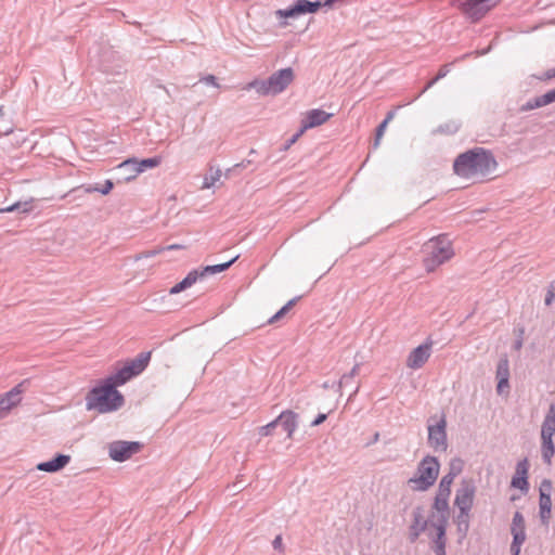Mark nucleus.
<instances>
[{
    "instance_id": "f257e3e1",
    "label": "nucleus",
    "mask_w": 555,
    "mask_h": 555,
    "mask_svg": "<svg viewBox=\"0 0 555 555\" xmlns=\"http://www.w3.org/2000/svg\"><path fill=\"white\" fill-rule=\"evenodd\" d=\"M496 165L490 151L475 147L455 158L453 170L460 177L469 178L476 175H488L495 169Z\"/></svg>"
},
{
    "instance_id": "f03ea898",
    "label": "nucleus",
    "mask_w": 555,
    "mask_h": 555,
    "mask_svg": "<svg viewBox=\"0 0 555 555\" xmlns=\"http://www.w3.org/2000/svg\"><path fill=\"white\" fill-rule=\"evenodd\" d=\"M125 404V398L114 385L103 379L100 385L93 387L86 396L88 411L109 413L119 410Z\"/></svg>"
},
{
    "instance_id": "7ed1b4c3",
    "label": "nucleus",
    "mask_w": 555,
    "mask_h": 555,
    "mask_svg": "<svg viewBox=\"0 0 555 555\" xmlns=\"http://www.w3.org/2000/svg\"><path fill=\"white\" fill-rule=\"evenodd\" d=\"M422 251L425 254L423 266L427 272H434L454 256L452 242L446 234L428 240L423 245Z\"/></svg>"
},
{
    "instance_id": "20e7f679",
    "label": "nucleus",
    "mask_w": 555,
    "mask_h": 555,
    "mask_svg": "<svg viewBox=\"0 0 555 555\" xmlns=\"http://www.w3.org/2000/svg\"><path fill=\"white\" fill-rule=\"evenodd\" d=\"M295 79L293 68H282L274 72L264 80L255 79L247 89H255L260 95H276L282 93Z\"/></svg>"
},
{
    "instance_id": "39448f33",
    "label": "nucleus",
    "mask_w": 555,
    "mask_h": 555,
    "mask_svg": "<svg viewBox=\"0 0 555 555\" xmlns=\"http://www.w3.org/2000/svg\"><path fill=\"white\" fill-rule=\"evenodd\" d=\"M440 463L437 457L426 455L417 465L416 474L408 480V485L414 491H426L437 480Z\"/></svg>"
},
{
    "instance_id": "423d86ee",
    "label": "nucleus",
    "mask_w": 555,
    "mask_h": 555,
    "mask_svg": "<svg viewBox=\"0 0 555 555\" xmlns=\"http://www.w3.org/2000/svg\"><path fill=\"white\" fill-rule=\"evenodd\" d=\"M476 493V486L473 479H463L460 488L456 490L454 505L459 507L460 515L457 516L459 529H468V515L474 504Z\"/></svg>"
},
{
    "instance_id": "0eeeda50",
    "label": "nucleus",
    "mask_w": 555,
    "mask_h": 555,
    "mask_svg": "<svg viewBox=\"0 0 555 555\" xmlns=\"http://www.w3.org/2000/svg\"><path fill=\"white\" fill-rule=\"evenodd\" d=\"M150 359L151 352H141L137 358L127 362L121 369H119L116 373L107 376L105 379L111 385H114L115 388L122 386L132 377L142 373L147 366Z\"/></svg>"
},
{
    "instance_id": "6e6552de",
    "label": "nucleus",
    "mask_w": 555,
    "mask_h": 555,
    "mask_svg": "<svg viewBox=\"0 0 555 555\" xmlns=\"http://www.w3.org/2000/svg\"><path fill=\"white\" fill-rule=\"evenodd\" d=\"M501 0H453L457 8L472 22L480 21Z\"/></svg>"
},
{
    "instance_id": "1a4fd4ad",
    "label": "nucleus",
    "mask_w": 555,
    "mask_h": 555,
    "mask_svg": "<svg viewBox=\"0 0 555 555\" xmlns=\"http://www.w3.org/2000/svg\"><path fill=\"white\" fill-rule=\"evenodd\" d=\"M459 473L460 469L457 472H449L441 478L439 482L438 491L434 502V508L440 514L439 517L448 518L449 516V498L451 494V485Z\"/></svg>"
},
{
    "instance_id": "9d476101",
    "label": "nucleus",
    "mask_w": 555,
    "mask_h": 555,
    "mask_svg": "<svg viewBox=\"0 0 555 555\" xmlns=\"http://www.w3.org/2000/svg\"><path fill=\"white\" fill-rule=\"evenodd\" d=\"M142 447L138 441L116 440L108 444V455L115 462H125L139 453Z\"/></svg>"
},
{
    "instance_id": "9b49d317",
    "label": "nucleus",
    "mask_w": 555,
    "mask_h": 555,
    "mask_svg": "<svg viewBox=\"0 0 555 555\" xmlns=\"http://www.w3.org/2000/svg\"><path fill=\"white\" fill-rule=\"evenodd\" d=\"M28 385L29 379H24L10 391L0 396V420L4 418L11 409L21 402V395L26 390Z\"/></svg>"
},
{
    "instance_id": "f8f14e48",
    "label": "nucleus",
    "mask_w": 555,
    "mask_h": 555,
    "mask_svg": "<svg viewBox=\"0 0 555 555\" xmlns=\"http://www.w3.org/2000/svg\"><path fill=\"white\" fill-rule=\"evenodd\" d=\"M446 428L447 421L444 415L436 424L428 425V443L436 451H446L448 448Z\"/></svg>"
},
{
    "instance_id": "ddd939ff",
    "label": "nucleus",
    "mask_w": 555,
    "mask_h": 555,
    "mask_svg": "<svg viewBox=\"0 0 555 555\" xmlns=\"http://www.w3.org/2000/svg\"><path fill=\"white\" fill-rule=\"evenodd\" d=\"M511 532L513 541L511 544L512 555H519L520 547L526 541V525L525 518L520 512H516L513 517Z\"/></svg>"
},
{
    "instance_id": "4468645a",
    "label": "nucleus",
    "mask_w": 555,
    "mask_h": 555,
    "mask_svg": "<svg viewBox=\"0 0 555 555\" xmlns=\"http://www.w3.org/2000/svg\"><path fill=\"white\" fill-rule=\"evenodd\" d=\"M101 69L111 75H120L124 70L125 63L121 56L112 50H104L100 60Z\"/></svg>"
},
{
    "instance_id": "2eb2a0df",
    "label": "nucleus",
    "mask_w": 555,
    "mask_h": 555,
    "mask_svg": "<svg viewBox=\"0 0 555 555\" xmlns=\"http://www.w3.org/2000/svg\"><path fill=\"white\" fill-rule=\"evenodd\" d=\"M162 159L158 156L138 160L137 158H128L119 167L121 169H128L131 167L130 176L128 178H137V176L143 172L146 168H155L160 164Z\"/></svg>"
},
{
    "instance_id": "dca6fc26",
    "label": "nucleus",
    "mask_w": 555,
    "mask_h": 555,
    "mask_svg": "<svg viewBox=\"0 0 555 555\" xmlns=\"http://www.w3.org/2000/svg\"><path fill=\"white\" fill-rule=\"evenodd\" d=\"M431 353V341H427L414 348L406 360V366L413 370L421 369L429 359Z\"/></svg>"
},
{
    "instance_id": "f3484780",
    "label": "nucleus",
    "mask_w": 555,
    "mask_h": 555,
    "mask_svg": "<svg viewBox=\"0 0 555 555\" xmlns=\"http://www.w3.org/2000/svg\"><path fill=\"white\" fill-rule=\"evenodd\" d=\"M331 117L332 114L323 109L314 108L308 111L301 124V132L325 124Z\"/></svg>"
},
{
    "instance_id": "a211bd4d",
    "label": "nucleus",
    "mask_w": 555,
    "mask_h": 555,
    "mask_svg": "<svg viewBox=\"0 0 555 555\" xmlns=\"http://www.w3.org/2000/svg\"><path fill=\"white\" fill-rule=\"evenodd\" d=\"M413 521L410 526L409 539L413 543L415 542L422 532L427 528V520L424 518V509L417 506L413 509Z\"/></svg>"
},
{
    "instance_id": "6ab92c4d",
    "label": "nucleus",
    "mask_w": 555,
    "mask_h": 555,
    "mask_svg": "<svg viewBox=\"0 0 555 555\" xmlns=\"http://www.w3.org/2000/svg\"><path fill=\"white\" fill-rule=\"evenodd\" d=\"M555 102V88L547 91L546 93L534 96L528 100L526 103L521 104L519 107L520 113H526L532 109H537L543 106H546L551 103Z\"/></svg>"
},
{
    "instance_id": "aec40b11",
    "label": "nucleus",
    "mask_w": 555,
    "mask_h": 555,
    "mask_svg": "<svg viewBox=\"0 0 555 555\" xmlns=\"http://www.w3.org/2000/svg\"><path fill=\"white\" fill-rule=\"evenodd\" d=\"M448 518L439 517L437 522H433V527L437 530V537L434 541V552L436 555H446V529Z\"/></svg>"
},
{
    "instance_id": "412c9836",
    "label": "nucleus",
    "mask_w": 555,
    "mask_h": 555,
    "mask_svg": "<svg viewBox=\"0 0 555 555\" xmlns=\"http://www.w3.org/2000/svg\"><path fill=\"white\" fill-rule=\"evenodd\" d=\"M70 462V456L66 454H57L54 459L41 462L37 465V469L47 473H56L63 469Z\"/></svg>"
},
{
    "instance_id": "4be33fe9",
    "label": "nucleus",
    "mask_w": 555,
    "mask_h": 555,
    "mask_svg": "<svg viewBox=\"0 0 555 555\" xmlns=\"http://www.w3.org/2000/svg\"><path fill=\"white\" fill-rule=\"evenodd\" d=\"M278 426L281 425L287 433V437L292 438L297 428V414L291 410L283 411L278 417Z\"/></svg>"
},
{
    "instance_id": "5701e85b",
    "label": "nucleus",
    "mask_w": 555,
    "mask_h": 555,
    "mask_svg": "<svg viewBox=\"0 0 555 555\" xmlns=\"http://www.w3.org/2000/svg\"><path fill=\"white\" fill-rule=\"evenodd\" d=\"M237 258H238V256H235L234 258L230 259L227 262L214 264V266H206V267H203L199 269H194V271L197 272V279L199 280V279L206 278L208 275L221 273V272L228 270L237 260Z\"/></svg>"
},
{
    "instance_id": "b1692460",
    "label": "nucleus",
    "mask_w": 555,
    "mask_h": 555,
    "mask_svg": "<svg viewBox=\"0 0 555 555\" xmlns=\"http://www.w3.org/2000/svg\"><path fill=\"white\" fill-rule=\"evenodd\" d=\"M555 434V404L552 403L541 426V438H548Z\"/></svg>"
},
{
    "instance_id": "393cba45",
    "label": "nucleus",
    "mask_w": 555,
    "mask_h": 555,
    "mask_svg": "<svg viewBox=\"0 0 555 555\" xmlns=\"http://www.w3.org/2000/svg\"><path fill=\"white\" fill-rule=\"evenodd\" d=\"M198 281L197 279V272L192 270L188 273V275L179 283H177L175 286H172L169 291L170 295L179 294L186 288L191 287L193 284H195Z\"/></svg>"
},
{
    "instance_id": "a878e982",
    "label": "nucleus",
    "mask_w": 555,
    "mask_h": 555,
    "mask_svg": "<svg viewBox=\"0 0 555 555\" xmlns=\"http://www.w3.org/2000/svg\"><path fill=\"white\" fill-rule=\"evenodd\" d=\"M540 518L543 524H547L551 517L552 499L551 495L542 493L539 499Z\"/></svg>"
},
{
    "instance_id": "bb28decb",
    "label": "nucleus",
    "mask_w": 555,
    "mask_h": 555,
    "mask_svg": "<svg viewBox=\"0 0 555 555\" xmlns=\"http://www.w3.org/2000/svg\"><path fill=\"white\" fill-rule=\"evenodd\" d=\"M542 446H541V453L543 462L547 465L552 463V457L555 453V448L552 439L548 438H541Z\"/></svg>"
},
{
    "instance_id": "cd10ccee",
    "label": "nucleus",
    "mask_w": 555,
    "mask_h": 555,
    "mask_svg": "<svg viewBox=\"0 0 555 555\" xmlns=\"http://www.w3.org/2000/svg\"><path fill=\"white\" fill-rule=\"evenodd\" d=\"M461 124L457 120H449L439 125L434 131V134H454L459 131Z\"/></svg>"
},
{
    "instance_id": "c85d7f7f",
    "label": "nucleus",
    "mask_w": 555,
    "mask_h": 555,
    "mask_svg": "<svg viewBox=\"0 0 555 555\" xmlns=\"http://www.w3.org/2000/svg\"><path fill=\"white\" fill-rule=\"evenodd\" d=\"M299 299H300V296L294 297L293 299L287 301L274 315H272L268 320V323L272 324V323H275V322L280 321L296 305V302Z\"/></svg>"
},
{
    "instance_id": "c756f323",
    "label": "nucleus",
    "mask_w": 555,
    "mask_h": 555,
    "mask_svg": "<svg viewBox=\"0 0 555 555\" xmlns=\"http://www.w3.org/2000/svg\"><path fill=\"white\" fill-rule=\"evenodd\" d=\"M299 299H300V296L294 297L293 299L287 301L274 315H272L268 320V323L272 324V323H275V322L280 321L296 305V302Z\"/></svg>"
},
{
    "instance_id": "7c9ffc66",
    "label": "nucleus",
    "mask_w": 555,
    "mask_h": 555,
    "mask_svg": "<svg viewBox=\"0 0 555 555\" xmlns=\"http://www.w3.org/2000/svg\"><path fill=\"white\" fill-rule=\"evenodd\" d=\"M498 379H509V362L506 357L501 358L496 366Z\"/></svg>"
},
{
    "instance_id": "2f4dec72",
    "label": "nucleus",
    "mask_w": 555,
    "mask_h": 555,
    "mask_svg": "<svg viewBox=\"0 0 555 555\" xmlns=\"http://www.w3.org/2000/svg\"><path fill=\"white\" fill-rule=\"evenodd\" d=\"M31 209L30 202H16L8 207L0 208V212L22 211L28 212Z\"/></svg>"
},
{
    "instance_id": "473e14b6",
    "label": "nucleus",
    "mask_w": 555,
    "mask_h": 555,
    "mask_svg": "<svg viewBox=\"0 0 555 555\" xmlns=\"http://www.w3.org/2000/svg\"><path fill=\"white\" fill-rule=\"evenodd\" d=\"M511 486L522 492H527L529 490L528 477L513 476Z\"/></svg>"
},
{
    "instance_id": "72a5a7b5",
    "label": "nucleus",
    "mask_w": 555,
    "mask_h": 555,
    "mask_svg": "<svg viewBox=\"0 0 555 555\" xmlns=\"http://www.w3.org/2000/svg\"><path fill=\"white\" fill-rule=\"evenodd\" d=\"M163 251H165V248H162V246L156 247L151 250L142 251V253L134 255L133 259H134V261H139L143 258L155 257V256L162 254Z\"/></svg>"
},
{
    "instance_id": "f704fd0d",
    "label": "nucleus",
    "mask_w": 555,
    "mask_h": 555,
    "mask_svg": "<svg viewBox=\"0 0 555 555\" xmlns=\"http://www.w3.org/2000/svg\"><path fill=\"white\" fill-rule=\"evenodd\" d=\"M529 462L527 459L519 461L516 465V472L514 476L528 477Z\"/></svg>"
},
{
    "instance_id": "c9c22d12",
    "label": "nucleus",
    "mask_w": 555,
    "mask_h": 555,
    "mask_svg": "<svg viewBox=\"0 0 555 555\" xmlns=\"http://www.w3.org/2000/svg\"><path fill=\"white\" fill-rule=\"evenodd\" d=\"M222 172L217 169L209 178L206 177L203 183V189H210L221 177Z\"/></svg>"
},
{
    "instance_id": "e433bc0d",
    "label": "nucleus",
    "mask_w": 555,
    "mask_h": 555,
    "mask_svg": "<svg viewBox=\"0 0 555 555\" xmlns=\"http://www.w3.org/2000/svg\"><path fill=\"white\" fill-rule=\"evenodd\" d=\"M359 369H360V364L357 363V364H354V366L351 369V371L348 374H344L341 376L340 380L338 382V390L344 386V384L346 383V379H351L356 375H358Z\"/></svg>"
},
{
    "instance_id": "4c0bfd02",
    "label": "nucleus",
    "mask_w": 555,
    "mask_h": 555,
    "mask_svg": "<svg viewBox=\"0 0 555 555\" xmlns=\"http://www.w3.org/2000/svg\"><path fill=\"white\" fill-rule=\"evenodd\" d=\"M278 427V421L276 418L272 422H270L269 424L264 425V426H261L259 428V435L262 436V437H267V436H270L272 435L273 430Z\"/></svg>"
},
{
    "instance_id": "58836bf2",
    "label": "nucleus",
    "mask_w": 555,
    "mask_h": 555,
    "mask_svg": "<svg viewBox=\"0 0 555 555\" xmlns=\"http://www.w3.org/2000/svg\"><path fill=\"white\" fill-rule=\"evenodd\" d=\"M554 299H555V280L552 281L546 288L544 304L546 306H551Z\"/></svg>"
},
{
    "instance_id": "ea45409f",
    "label": "nucleus",
    "mask_w": 555,
    "mask_h": 555,
    "mask_svg": "<svg viewBox=\"0 0 555 555\" xmlns=\"http://www.w3.org/2000/svg\"><path fill=\"white\" fill-rule=\"evenodd\" d=\"M253 164V159H245L238 164H235L233 167L229 168L227 171H225V176L227 177H230L231 175L235 173L236 170L241 169V168H247L248 166H250Z\"/></svg>"
},
{
    "instance_id": "a19ab883",
    "label": "nucleus",
    "mask_w": 555,
    "mask_h": 555,
    "mask_svg": "<svg viewBox=\"0 0 555 555\" xmlns=\"http://www.w3.org/2000/svg\"><path fill=\"white\" fill-rule=\"evenodd\" d=\"M386 127H387V124L385 121H382L378 125V127L376 128V134H375L374 144H373L374 149H377L379 146V142H380V139L383 138V135H384Z\"/></svg>"
},
{
    "instance_id": "79ce46f5",
    "label": "nucleus",
    "mask_w": 555,
    "mask_h": 555,
    "mask_svg": "<svg viewBox=\"0 0 555 555\" xmlns=\"http://www.w3.org/2000/svg\"><path fill=\"white\" fill-rule=\"evenodd\" d=\"M113 188H114V183L111 180H106L102 188L88 189L87 191L88 192L95 191L103 195H106L112 191Z\"/></svg>"
},
{
    "instance_id": "37998d69",
    "label": "nucleus",
    "mask_w": 555,
    "mask_h": 555,
    "mask_svg": "<svg viewBox=\"0 0 555 555\" xmlns=\"http://www.w3.org/2000/svg\"><path fill=\"white\" fill-rule=\"evenodd\" d=\"M552 489V481L550 479H543L539 488L540 495H542V493L551 495Z\"/></svg>"
},
{
    "instance_id": "c03bdc74",
    "label": "nucleus",
    "mask_w": 555,
    "mask_h": 555,
    "mask_svg": "<svg viewBox=\"0 0 555 555\" xmlns=\"http://www.w3.org/2000/svg\"><path fill=\"white\" fill-rule=\"evenodd\" d=\"M272 546L279 553H281V554L285 553V546H284L283 539H282L281 534L276 535L274 538V540L272 541Z\"/></svg>"
},
{
    "instance_id": "a18cd8bd",
    "label": "nucleus",
    "mask_w": 555,
    "mask_h": 555,
    "mask_svg": "<svg viewBox=\"0 0 555 555\" xmlns=\"http://www.w3.org/2000/svg\"><path fill=\"white\" fill-rule=\"evenodd\" d=\"M305 132H301V128L289 139L283 146V151H287Z\"/></svg>"
},
{
    "instance_id": "49530a36",
    "label": "nucleus",
    "mask_w": 555,
    "mask_h": 555,
    "mask_svg": "<svg viewBox=\"0 0 555 555\" xmlns=\"http://www.w3.org/2000/svg\"><path fill=\"white\" fill-rule=\"evenodd\" d=\"M450 65H451V64H444V65H442V66L439 68V70H438V73H437V75H436V77H435V80H440V79L444 78V77L449 74V72H450Z\"/></svg>"
},
{
    "instance_id": "de8ad7c7",
    "label": "nucleus",
    "mask_w": 555,
    "mask_h": 555,
    "mask_svg": "<svg viewBox=\"0 0 555 555\" xmlns=\"http://www.w3.org/2000/svg\"><path fill=\"white\" fill-rule=\"evenodd\" d=\"M201 81H202V82H204V83H206V85H209V86H214V87H216V88H219V83H218V81H217V78H216V76H214V75H207V76L203 77V78L201 79Z\"/></svg>"
},
{
    "instance_id": "09e8293b",
    "label": "nucleus",
    "mask_w": 555,
    "mask_h": 555,
    "mask_svg": "<svg viewBox=\"0 0 555 555\" xmlns=\"http://www.w3.org/2000/svg\"><path fill=\"white\" fill-rule=\"evenodd\" d=\"M509 388L508 379H498L496 391L499 395L503 393L505 389Z\"/></svg>"
},
{
    "instance_id": "8fccbe9b",
    "label": "nucleus",
    "mask_w": 555,
    "mask_h": 555,
    "mask_svg": "<svg viewBox=\"0 0 555 555\" xmlns=\"http://www.w3.org/2000/svg\"><path fill=\"white\" fill-rule=\"evenodd\" d=\"M117 170L118 172L120 173L121 178L125 180V181H130L132 180L133 178H128L130 176V171H131V167L128 168V169H121L119 167V165L117 166Z\"/></svg>"
},
{
    "instance_id": "3c124183",
    "label": "nucleus",
    "mask_w": 555,
    "mask_h": 555,
    "mask_svg": "<svg viewBox=\"0 0 555 555\" xmlns=\"http://www.w3.org/2000/svg\"><path fill=\"white\" fill-rule=\"evenodd\" d=\"M327 418V414L325 413H320L315 418L314 421H312L311 423V426H319L321 425L323 422H325Z\"/></svg>"
},
{
    "instance_id": "603ef678",
    "label": "nucleus",
    "mask_w": 555,
    "mask_h": 555,
    "mask_svg": "<svg viewBox=\"0 0 555 555\" xmlns=\"http://www.w3.org/2000/svg\"><path fill=\"white\" fill-rule=\"evenodd\" d=\"M522 334H524V330H520L519 331V337H518V339L515 340L514 346H513L514 349L517 350V351H519L522 348V343H524L522 341Z\"/></svg>"
},
{
    "instance_id": "864d4df0",
    "label": "nucleus",
    "mask_w": 555,
    "mask_h": 555,
    "mask_svg": "<svg viewBox=\"0 0 555 555\" xmlns=\"http://www.w3.org/2000/svg\"><path fill=\"white\" fill-rule=\"evenodd\" d=\"M438 80H435V77L427 82V85L423 88V90L416 95L415 99L420 98L424 92H426L429 88H431Z\"/></svg>"
},
{
    "instance_id": "5fc2aeb1",
    "label": "nucleus",
    "mask_w": 555,
    "mask_h": 555,
    "mask_svg": "<svg viewBox=\"0 0 555 555\" xmlns=\"http://www.w3.org/2000/svg\"><path fill=\"white\" fill-rule=\"evenodd\" d=\"M164 248H165V250H175V249H181V248H183V246L179 245V244H172V245L165 246Z\"/></svg>"
},
{
    "instance_id": "6e6d98bb",
    "label": "nucleus",
    "mask_w": 555,
    "mask_h": 555,
    "mask_svg": "<svg viewBox=\"0 0 555 555\" xmlns=\"http://www.w3.org/2000/svg\"><path fill=\"white\" fill-rule=\"evenodd\" d=\"M545 78H546V79L555 78V67H554V68H552V69H548V70L545 73Z\"/></svg>"
},
{
    "instance_id": "4d7b16f0",
    "label": "nucleus",
    "mask_w": 555,
    "mask_h": 555,
    "mask_svg": "<svg viewBox=\"0 0 555 555\" xmlns=\"http://www.w3.org/2000/svg\"><path fill=\"white\" fill-rule=\"evenodd\" d=\"M393 117H395V112H393V111H390V112H388V113H387L386 118H385L383 121H385V122L388 125V122H389Z\"/></svg>"
},
{
    "instance_id": "13d9d810",
    "label": "nucleus",
    "mask_w": 555,
    "mask_h": 555,
    "mask_svg": "<svg viewBox=\"0 0 555 555\" xmlns=\"http://www.w3.org/2000/svg\"><path fill=\"white\" fill-rule=\"evenodd\" d=\"M459 469L461 470L462 467L461 466H459V467L454 466V463L451 464V470L450 472H457Z\"/></svg>"
},
{
    "instance_id": "bf43d9fd",
    "label": "nucleus",
    "mask_w": 555,
    "mask_h": 555,
    "mask_svg": "<svg viewBox=\"0 0 555 555\" xmlns=\"http://www.w3.org/2000/svg\"><path fill=\"white\" fill-rule=\"evenodd\" d=\"M255 154H257L256 150L251 149L248 153L249 156H254Z\"/></svg>"
},
{
    "instance_id": "052dcab7",
    "label": "nucleus",
    "mask_w": 555,
    "mask_h": 555,
    "mask_svg": "<svg viewBox=\"0 0 555 555\" xmlns=\"http://www.w3.org/2000/svg\"><path fill=\"white\" fill-rule=\"evenodd\" d=\"M3 115H4V114H3V107H2V106H0V118H2V117H3Z\"/></svg>"
},
{
    "instance_id": "680f3d73",
    "label": "nucleus",
    "mask_w": 555,
    "mask_h": 555,
    "mask_svg": "<svg viewBox=\"0 0 555 555\" xmlns=\"http://www.w3.org/2000/svg\"><path fill=\"white\" fill-rule=\"evenodd\" d=\"M378 438H379V434H378V433H376V434L374 435V441H377V440H378Z\"/></svg>"
},
{
    "instance_id": "e2e57ef3",
    "label": "nucleus",
    "mask_w": 555,
    "mask_h": 555,
    "mask_svg": "<svg viewBox=\"0 0 555 555\" xmlns=\"http://www.w3.org/2000/svg\"><path fill=\"white\" fill-rule=\"evenodd\" d=\"M323 387H324V388H330L331 386H330V384H328L327 382H325V383L323 384Z\"/></svg>"
}]
</instances>
